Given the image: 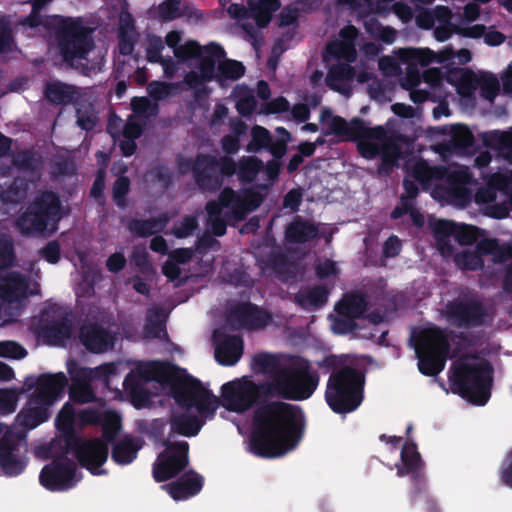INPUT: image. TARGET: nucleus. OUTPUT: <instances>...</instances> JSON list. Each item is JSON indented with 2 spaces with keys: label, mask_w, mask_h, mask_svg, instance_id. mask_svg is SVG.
Instances as JSON below:
<instances>
[{
  "label": "nucleus",
  "mask_w": 512,
  "mask_h": 512,
  "mask_svg": "<svg viewBox=\"0 0 512 512\" xmlns=\"http://www.w3.org/2000/svg\"><path fill=\"white\" fill-rule=\"evenodd\" d=\"M179 169L182 173L191 171L193 179L201 192L219 191L225 178L235 175V160L229 156L217 157L210 153H198L194 158H180Z\"/></svg>",
  "instance_id": "0eeeda50"
},
{
  "label": "nucleus",
  "mask_w": 512,
  "mask_h": 512,
  "mask_svg": "<svg viewBox=\"0 0 512 512\" xmlns=\"http://www.w3.org/2000/svg\"><path fill=\"white\" fill-rule=\"evenodd\" d=\"M204 478L194 470L184 471L170 483L161 486L176 501L189 499L202 490Z\"/></svg>",
  "instance_id": "aec40b11"
},
{
  "label": "nucleus",
  "mask_w": 512,
  "mask_h": 512,
  "mask_svg": "<svg viewBox=\"0 0 512 512\" xmlns=\"http://www.w3.org/2000/svg\"><path fill=\"white\" fill-rule=\"evenodd\" d=\"M61 453H72L82 468L87 469L93 475H101L105 473L101 467L108 459L109 447L102 439L79 437L75 444L62 447Z\"/></svg>",
  "instance_id": "ddd939ff"
},
{
  "label": "nucleus",
  "mask_w": 512,
  "mask_h": 512,
  "mask_svg": "<svg viewBox=\"0 0 512 512\" xmlns=\"http://www.w3.org/2000/svg\"><path fill=\"white\" fill-rule=\"evenodd\" d=\"M475 251L483 256H492L494 263L505 262L511 255V246L501 245L497 238H484L476 243Z\"/></svg>",
  "instance_id": "4c0bfd02"
},
{
  "label": "nucleus",
  "mask_w": 512,
  "mask_h": 512,
  "mask_svg": "<svg viewBox=\"0 0 512 512\" xmlns=\"http://www.w3.org/2000/svg\"><path fill=\"white\" fill-rule=\"evenodd\" d=\"M450 347L448 336L440 327L426 328L418 335L415 353L423 352L448 357Z\"/></svg>",
  "instance_id": "412c9836"
},
{
  "label": "nucleus",
  "mask_w": 512,
  "mask_h": 512,
  "mask_svg": "<svg viewBox=\"0 0 512 512\" xmlns=\"http://www.w3.org/2000/svg\"><path fill=\"white\" fill-rule=\"evenodd\" d=\"M396 474L399 477L409 475L412 481V488L409 492L411 506L416 504L417 498L426 490L425 463L418 451L417 444L408 439L402 446L400 463L395 465Z\"/></svg>",
  "instance_id": "f8f14e48"
},
{
  "label": "nucleus",
  "mask_w": 512,
  "mask_h": 512,
  "mask_svg": "<svg viewBox=\"0 0 512 512\" xmlns=\"http://www.w3.org/2000/svg\"><path fill=\"white\" fill-rule=\"evenodd\" d=\"M443 132L450 136L448 148L457 153H469L475 144V138L470 129L463 124H455L443 127Z\"/></svg>",
  "instance_id": "7c9ffc66"
},
{
  "label": "nucleus",
  "mask_w": 512,
  "mask_h": 512,
  "mask_svg": "<svg viewBox=\"0 0 512 512\" xmlns=\"http://www.w3.org/2000/svg\"><path fill=\"white\" fill-rule=\"evenodd\" d=\"M224 407L243 413L259 405L253 414L251 452L261 458H277L293 450L303 435L298 407L276 399L271 385L252 380H235L222 386Z\"/></svg>",
  "instance_id": "f257e3e1"
},
{
  "label": "nucleus",
  "mask_w": 512,
  "mask_h": 512,
  "mask_svg": "<svg viewBox=\"0 0 512 512\" xmlns=\"http://www.w3.org/2000/svg\"><path fill=\"white\" fill-rule=\"evenodd\" d=\"M318 235V226L301 216H296L285 229V239L291 244H304L316 239Z\"/></svg>",
  "instance_id": "bb28decb"
},
{
  "label": "nucleus",
  "mask_w": 512,
  "mask_h": 512,
  "mask_svg": "<svg viewBox=\"0 0 512 512\" xmlns=\"http://www.w3.org/2000/svg\"><path fill=\"white\" fill-rule=\"evenodd\" d=\"M81 344L91 353H103L113 347L114 338L104 327L93 323L80 328Z\"/></svg>",
  "instance_id": "4be33fe9"
},
{
  "label": "nucleus",
  "mask_w": 512,
  "mask_h": 512,
  "mask_svg": "<svg viewBox=\"0 0 512 512\" xmlns=\"http://www.w3.org/2000/svg\"><path fill=\"white\" fill-rule=\"evenodd\" d=\"M27 355V350L15 341L0 342V357L21 359Z\"/></svg>",
  "instance_id": "338daca9"
},
{
  "label": "nucleus",
  "mask_w": 512,
  "mask_h": 512,
  "mask_svg": "<svg viewBox=\"0 0 512 512\" xmlns=\"http://www.w3.org/2000/svg\"><path fill=\"white\" fill-rule=\"evenodd\" d=\"M319 366L330 372L325 391L330 409L337 414L355 411L364 399V373L346 366L345 359L336 355L324 357Z\"/></svg>",
  "instance_id": "20e7f679"
},
{
  "label": "nucleus",
  "mask_w": 512,
  "mask_h": 512,
  "mask_svg": "<svg viewBox=\"0 0 512 512\" xmlns=\"http://www.w3.org/2000/svg\"><path fill=\"white\" fill-rule=\"evenodd\" d=\"M102 436L100 439L106 443L113 444L120 430V419L115 412H107L102 421Z\"/></svg>",
  "instance_id": "09e8293b"
},
{
  "label": "nucleus",
  "mask_w": 512,
  "mask_h": 512,
  "mask_svg": "<svg viewBox=\"0 0 512 512\" xmlns=\"http://www.w3.org/2000/svg\"><path fill=\"white\" fill-rule=\"evenodd\" d=\"M243 339L239 335H230L223 339L215 349L216 361L224 366H233L243 354Z\"/></svg>",
  "instance_id": "c756f323"
},
{
  "label": "nucleus",
  "mask_w": 512,
  "mask_h": 512,
  "mask_svg": "<svg viewBox=\"0 0 512 512\" xmlns=\"http://www.w3.org/2000/svg\"><path fill=\"white\" fill-rule=\"evenodd\" d=\"M345 141L382 140L386 137V130L382 126L368 127L366 121L359 117L353 118L348 124Z\"/></svg>",
  "instance_id": "f704fd0d"
},
{
  "label": "nucleus",
  "mask_w": 512,
  "mask_h": 512,
  "mask_svg": "<svg viewBox=\"0 0 512 512\" xmlns=\"http://www.w3.org/2000/svg\"><path fill=\"white\" fill-rule=\"evenodd\" d=\"M330 289L322 284L302 287L294 295V302L306 311H315L328 302Z\"/></svg>",
  "instance_id": "a878e982"
},
{
  "label": "nucleus",
  "mask_w": 512,
  "mask_h": 512,
  "mask_svg": "<svg viewBox=\"0 0 512 512\" xmlns=\"http://www.w3.org/2000/svg\"><path fill=\"white\" fill-rule=\"evenodd\" d=\"M400 58L411 65L425 67L436 62V53L429 48H406L400 51Z\"/></svg>",
  "instance_id": "c03bdc74"
},
{
  "label": "nucleus",
  "mask_w": 512,
  "mask_h": 512,
  "mask_svg": "<svg viewBox=\"0 0 512 512\" xmlns=\"http://www.w3.org/2000/svg\"><path fill=\"white\" fill-rule=\"evenodd\" d=\"M69 398L77 404L92 403L97 399L92 386L83 384H71L69 388Z\"/></svg>",
  "instance_id": "4d7b16f0"
},
{
  "label": "nucleus",
  "mask_w": 512,
  "mask_h": 512,
  "mask_svg": "<svg viewBox=\"0 0 512 512\" xmlns=\"http://www.w3.org/2000/svg\"><path fill=\"white\" fill-rule=\"evenodd\" d=\"M216 72V81L224 86L227 80L236 81L245 74V66L242 62L233 59L219 60Z\"/></svg>",
  "instance_id": "ea45409f"
},
{
  "label": "nucleus",
  "mask_w": 512,
  "mask_h": 512,
  "mask_svg": "<svg viewBox=\"0 0 512 512\" xmlns=\"http://www.w3.org/2000/svg\"><path fill=\"white\" fill-rule=\"evenodd\" d=\"M198 222L194 216H185L178 224H175L172 233L176 238L182 239L193 234L197 229Z\"/></svg>",
  "instance_id": "69168bd1"
},
{
  "label": "nucleus",
  "mask_w": 512,
  "mask_h": 512,
  "mask_svg": "<svg viewBox=\"0 0 512 512\" xmlns=\"http://www.w3.org/2000/svg\"><path fill=\"white\" fill-rule=\"evenodd\" d=\"M456 266L464 271H478L484 267L483 258L474 251H462L454 256Z\"/></svg>",
  "instance_id": "de8ad7c7"
},
{
  "label": "nucleus",
  "mask_w": 512,
  "mask_h": 512,
  "mask_svg": "<svg viewBox=\"0 0 512 512\" xmlns=\"http://www.w3.org/2000/svg\"><path fill=\"white\" fill-rule=\"evenodd\" d=\"M419 372L425 376L434 377L443 371L447 357L423 353L416 354Z\"/></svg>",
  "instance_id": "79ce46f5"
},
{
  "label": "nucleus",
  "mask_w": 512,
  "mask_h": 512,
  "mask_svg": "<svg viewBox=\"0 0 512 512\" xmlns=\"http://www.w3.org/2000/svg\"><path fill=\"white\" fill-rule=\"evenodd\" d=\"M446 172L447 167L445 166H431L425 160H420L413 166L412 176L426 189L429 188L434 181L442 180Z\"/></svg>",
  "instance_id": "c9c22d12"
},
{
  "label": "nucleus",
  "mask_w": 512,
  "mask_h": 512,
  "mask_svg": "<svg viewBox=\"0 0 512 512\" xmlns=\"http://www.w3.org/2000/svg\"><path fill=\"white\" fill-rule=\"evenodd\" d=\"M25 197V191L19 187L17 181H13L12 184L7 188L1 187L0 199L6 204H18Z\"/></svg>",
  "instance_id": "774afa93"
},
{
  "label": "nucleus",
  "mask_w": 512,
  "mask_h": 512,
  "mask_svg": "<svg viewBox=\"0 0 512 512\" xmlns=\"http://www.w3.org/2000/svg\"><path fill=\"white\" fill-rule=\"evenodd\" d=\"M368 308L366 295L360 292L345 294L335 305V311L339 316H351L355 319L362 318Z\"/></svg>",
  "instance_id": "72a5a7b5"
},
{
  "label": "nucleus",
  "mask_w": 512,
  "mask_h": 512,
  "mask_svg": "<svg viewBox=\"0 0 512 512\" xmlns=\"http://www.w3.org/2000/svg\"><path fill=\"white\" fill-rule=\"evenodd\" d=\"M264 168L263 161L256 156H243L235 161V175L243 184L254 182Z\"/></svg>",
  "instance_id": "e433bc0d"
},
{
  "label": "nucleus",
  "mask_w": 512,
  "mask_h": 512,
  "mask_svg": "<svg viewBox=\"0 0 512 512\" xmlns=\"http://www.w3.org/2000/svg\"><path fill=\"white\" fill-rule=\"evenodd\" d=\"M355 76V69L350 63H338L328 70L326 84L334 91H340L339 83L352 80Z\"/></svg>",
  "instance_id": "37998d69"
},
{
  "label": "nucleus",
  "mask_w": 512,
  "mask_h": 512,
  "mask_svg": "<svg viewBox=\"0 0 512 512\" xmlns=\"http://www.w3.org/2000/svg\"><path fill=\"white\" fill-rule=\"evenodd\" d=\"M454 239L462 246L474 244L478 237L480 229L468 224H457Z\"/></svg>",
  "instance_id": "680f3d73"
},
{
  "label": "nucleus",
  "mask_w": 512,
  "mask_h": 512,
  "mask_svg": "<svg viewBox=\"0 0 512 512\" xmlns=\"http://www.w3.org/2000/svg\"><path fill=\"white\" fill-rule=\"evenodd\" d=\"M27 443L21 433L7 430L0 438V471L7 477L20 475L26 467Z\"/></svg>",
  "instance_id": "4468645a"
},
{
  "label": "nucleus",
  "mask_w": 512,
  "mask_h": 512,
  "mask_svg": "<svg viewBox=\"0 0 512 512\" xmlns=\"http://www.w3.org/2000/svg\"><path fill=\"white\" fill-rule=\"evenodd\" d=\"M50 407L42 401H35L30 395L26 405L17 414L16 422L24 428L34 429L49 419Z\"/></svg>",
  "instance_id": "393cba45"
},
{
  "label": "nucleus",
  "mask_w": 512,
  "mask_h": 512,
  "mask_svg": "<svg viewBox=\"0 0 512 512\" xmlns=\"http://www.w3.org/2000/svg\"><path fill=\"white\" fill-rule=\"evenodd\" d=\"M249 12V19H254L258 28L267 27L271 22L272 14L274 13V11L270 10L258 1H249Z\"/></svg>",
  "instance_id": "864d4df0"
},
{
  "label": "nucleus",
  "mask_w": 512,
  "mask_h": 512,
  "mask_svg": "<svg viewBox=\"0 0 512 512\" xmlns=\"http://www.w3.org/2000/svg\"><path fill=\"white\" fill-rule=\"evenodd\" d=\"M401 155L400 148L394 143H383L380 156L381 162L378 165L377 172L380 176H388L392 173L397 161Z\"/></svg>",
  "instance_id": "a19ab883"
},
{
  "label": "nucleus",
  "mask_w": 512,
  "mask_h": 512,
  "mask_svg": "<svg viewBox=\"0 0 512 512\" xmlns=\"http://www.w3.org/2000/svg\"><path fill=\"white\" fill-rule=\"evenodd\" d=\"M124 390L130 395L134 403L145 402L149 394L143 386V381L137 373L129 372L123 381Z\"/></svg>",
  "instance_id": "a18cd8bd"
},
{
  "label": "nucleus",
  "mask_w": 512,
  "mask_h": 512,
  "mask_svg": "<svg viewBox=\"0 0 512 512\" xmlns=\"http://www.w3.org/2000/svg\"><path fill=\"white\" fill-rule=\"evenodd\" d=\"M204 52L207 56H200L199 59V70L200 75L206 82L216 80V60H221L226 57L224 48L215 42H211L204 46Z\"/></svg>",
  "instance_id": "2f4dec72"
},
{
  "label": "nucleus",
  "mask_w": 512,
  "mask_h": 512,
  "mask_svg": "<svg viewBox=\"0 0 512 512\" xmlns=\"http://www.w3.org/2000/svg\"><path fill=\"white\" fill-rule=\"evenodd\" d=\"M219 199L230 216L237 221L246 219L249 213L258 209L263 203L261 193L253 188L234 190L231 187L223 188L219 193Z\"/></svg>",
  "instance_id": "2eb2a0df"
},
{
  "label": "nucleus",
  "mask_w": 512,
  "mask_h": 512,
  "mask_svg": "<svg viewBox=\"0 0 512 512\" xmlns=\"http://www.w3.org/2000/svg\"><path fill=\"white\" fill-rule=\"evenodd\" d=\"M164 49V44L161 37L152 35L148 39L146 47V59L150 63H163L161 52Z\"/></svg>",
  "instance_id": "0e129e2a"
},
{
  "label": "nucleus",
  "mask_w": 512,
  "mask_h": 512,
  "mask_svg": "<svg viewBox=\"0 0 512 512\" xmlns=\"http://www.w3.org/2000/svg\"><path fill=\"white\" fill-rule=\"evenodd\" d=\"M204 52V46H201L195 40H188L184 44L180 45L174 51V56L180 62H186L191 59H198Z\"/></svg>",
  "instance_id": "5fc2aeb1"
},
{
  "label": "nucleus",
  "mask_w": 512,
  "mask_h": 512,
  "mask_svg": "<svg viewBox=\"0 0 512 512\" xmlns=\"http://www.w3.org/2000/svg\"><path fill=\"white\" fill-rule=\"evenodd\" d=\"M147 175L150 182L154 185H158L162 192L168 190L173 183V174L170 169L164 165L152 168Z\"/></svg>",
  "instance_id": "603ef678"
},
{
  "label": "nucleus",
  "mask_w": 512,
  "mask_h": 512,
  "mask_svg": "<svg viewBox=\"0 0 512 512\" xmlns=\"http://www.w3.org/2000/svg\"><path fill=\"white\" fill-rule=\"evenodd\" d=\"M61 202L54 192H44L18 217L16 226L22 235L34 236L48 230L54 231L60 220Z\"/></svg>",
  "instance_id": "6e6552de"
},
{
  "label": "nucleus",
  "mask_w": 512,
  "mask_h": 512,
  "mask_svg": "<svg viewBox=\"0 0 512 512\" xmlns=\"http://www.w3.org/2000/svg\"><path fill=\"white\" fill-rule=\"evenodd\" d=\"M74 332V315L71 311H62L57 317L45 318L41 326V335L46 343L53 346L63 345Z\"/></svg>",
  "instance_id": "a211bd4d"
},
{
  "label": "nucleus",
  "mask_w": 512,
  "mask_h": 512,
  "mask_svg": "<svg viewBox=\"0 0 512 512\" xmlns=\"http://www.w3.org/2000/svg\"><path fill=\"white\" fill-rule=\"evenodd\" d=\"M171 216L167 213H160L157 217L149 219H131L127 224L129 232L139 238H147L155 233L162 232L170 222Z\"/></svg>",
  "instance_id": "c85d7f7f"
},
{
  "label": "nucleus",
  "mask_w": 512,
  "mask_h": 512,
  "mask_svg": "<svg viewBox=\"0 0 512 512\" xmlns=\"http://www.w3.org/2000/svg\"><path fill=\"white\" fill-rule=\"evenodd\" d=\"M54 460L46 464L39 475L40 484L52 492L67 491L73 488L78 481L76 479V464L66 454L61 453V448L50 450Z\"/></svg>",
  "instance_id": "9b49d317"
},
{
  "label": "nucleus",
  "mask_w": 512,
  "mask_h": 512,
  "mask_svg": "<svg viewBox=\"0 0 512 512\" xmlns=\"http://www.w3.org/2000/svg\"><path fill=\"white\" fill-rule=\"evenodd\" d=\"M55 36L62 62L88 76L91 72L88 55L95 46L93 30L79 19L68 18L58 26Z\"/></svg>",
  "instance_id": "39448f33"
},
{
  "label": "nucleus",
  "mask_w": 512,
  "mask_h": 512,
  "mask_svg": "<svg viewBox=\"0 0 512 512\" xmlns=\"http://www.w3.org/2000/svg\"><path fill=\"white\" fill-rule=\"evenodd\" d=\"M227 12L229 16L237 21H242L240 27L251 39L256 40L257 29L252 22L246 21L249 19V9L243 4L232 3Z\"/></svg>",
  "instance_id": "49530a36"
},
{
  "label": "nucleus",
  "mask_w": 512,
  "mask_h": 512,
  "mask_svg": "<svg viewBox=\"0 0 512 512\" xmlns=\"http://www.w3.org/2000/svg\"><path fill=\"white\" fill-rule=\"evenodd\" d=\"M252 368L268 377L261 383L270 384L271 394L280 401L307 400L319 384V375L311 371L308 361L283 365L274 354L258 353L252 359Z\"/></svg>",
  "instance_id": "f03ea898"
},
{
  "label": "nucleus",
  "mask_w": 512,
  "mask_h": 512,
  "mask_svg": "<svg viewBox=\"0 0 512 512\" xmlns=\"http://www.w3.org/2000/svg\"><path fill=\"white\" fill-rule=\"evenodd\" d=\"M481 96L485 99L492 100L499 92L500 84L496 76L489 73L480 75L479 86Z\"/></svg>",
  "instance_id": "bf43d9fd"
},
{
  "label": "nucleus",
  "mask_w": 512,
  "mask_h": 512,
  "mask_svg": "<svg viewBox=\"0 0 512 512\" xmlns=\"http://www.w3.org/2000/svg\"><path fill=\"white\" fill-rule=\"evenodd\" d=\"M271 133L260 125H254L251 129V140L246 146L248 152H259L269 146Z\"/></svg>",
  "instance_id": "8fccbe9b"
},
{
  "label": "nucleus",
  "mask_w": 512,
  "mask_h": 512,
  "mask_svg": "<svg viewBox=\"0 0 512 512\" xmlns=\"http://www.w3.org/2000/svg\"><path fill=\"white\" fill-rule=\"evenodd\" d=\"M328 52L337 59H343L347 63H352L357 58L356 45L348 43H332L327 46Z\"/></svg>",
  "instance_id": "052dcab7"
},
{
  "label": "nucleus",
  "mask_w": 512,
  "mask_h": 512,
  "mask_svg": "<svg viewBox=\"0 0 512 512\" xmlns=\"http://www.w3.org/2000/svg\"><path fill=\"white\" fill-rule=\"evenodd\" d=\"M77 419L73 405L70 402H66L55 419V426L60 435L51 441L49 450H54L57 447L62 449V447L77 442L80 437L75 429Z\"/></svg>",
  "instance_id": "6ab92c4d"
},
{
  "label": "nucleus",
  "mask_w": 512,
  "mask_h": 512,
  "mask_svg": "<svg viewBox=\"0 0 512 512\" xmlns=\"http://www.w3.org/2000/svg\"><path fill=\"white\" fill-rule=\"evenodd\" d=\"M25 385L29 390L35 388V391L31 394L35 401L39 400L44 402L45 405L52 406L63 397L68 379L63 372L42 373L35 380L32 377L27 378Z\"/></svg>",
  "instance_id": "f3484780"
},
{
  "label": "nucleus",
  "mask_w": 512,
  "mask_h": 512,
  "mask_svg": "<svg viewBox=\"0 0 512 512\" xmlns=\"http://www.w3.org/2000/svg\"><path fill=\"white\" fill-rule=\"evenodd\" d=\"M27 287V281L20 273L11 272L0 276V298L5 302L24 296Z\"/></svg>",
  "instance_id": "473e14b6"
},
{
  "label": "nucleus",
  "mask_w": 512,
  "mask_h": 512,
  "mask_svg": "<svg viewBox=\"0 0 512 512\" xmlns=\"http://www.w3.org/2000/svg\"><path fill=\"white\" fill-rule=\"evenodd\" d=\"M270 321V314L251 302L237 303L226 313V322L234 331L261 329Z\"/></svg>",
  "instance_id": "dca6fc26"
},
{
  "label": "nucleus",
  "mask_w": 512,
  "mask_h": 512,
  "mask_svg": "<svg viewBox=\"0 0 512 512\" xmlns=\"http://www.w3.org/2000/svg\"><path fill=\"white\" fill-rule=\"evenodd\" d=\"M130 179L127 176H119L112 186V198L120 208L126 207V196L130 191Z\"/></svg>",
  "instance_id": "13d9d810"
},
{
  "label": "nucleus",
  "mask_w": 512,
  "mask_h": 512,
  "mask_svg": "<svg viewBox=\"0 0 512 512\" xmlns=\"http://www.w3.org/2000/svg\"><path fill=\"white\" fill-rule=\"evenodd\" d=\"M144 330L149 338H160L162 332L166 334L165 320L160 309L147 316Z\"/></svg>",
  "instance_id": "6e6d98bb"
},
{
  "label": "nucleus",
  "mask_w": 512,
  "mask_h": 512,
  "mask_svg": "<svg viewBox=\"0 0 512 512\" xmlns=\"http://www.w3.org/2000/svg\"><path fill=\"white\" fill-rule=\"evenodd\" d=\"M139 448L132 438H124L114 443L111 458L119 465H128L136 459Z\"/></svg>",
  "instance_id": "58836bf2"
},
{
  "label": "nucleus",
  "mask_w": 512,
  "mask_h": 512,
  "mask_svg": "<svg viewBox=\"0 0 512 512\" xmlns=\"http://www.w3.org/2000/svg\"><path fill=\"white\" fill-rule=\"evenodd\" d=\"M164 450L160 452L152 465V474L156 482L173 479L185 471L189 465V444L187 441H172L171 435L162 442Z\"/></svg>",
  "instance_id": "1a4fd4ad"
},
{
  "label": "nucleus",
  "mask_w": 512,
  "mask_h": 512,
  "mask_svg": "<svg viewBox=\"0 0 512 512\" xmlns=\"http://www.w3.org/2000/svg\"><path fill=\"white\" fill-rule=\"evenodd\" d=\"M480 76L470 69H464L460 72L457 83V92L461 96H470L479 86Z\"/></svg>",
  "instance_id": "3c124183"
},
{
  "label": "nucleus",
  "mask_w": 512,
  "mask_h": 512,
  "mask_svg": "<svg viewBox=\"0 0 512 512\" xmlns=\"http://www.w3.org/2000/svg\"><path fill=\"white\" fill-rule=\"evenodd\" d=\"M443 314L452 326L466 329L483 326L488 318L486 306L475 295L448 301Z\"/></svg>",
  "instance_id": "9d476101"
},
{
  "label": "nucleus",
  "mask_w": 512,
  "mask_h": 512,
  "mask_svg": "<svg viewBox=\"0 0 512 512\" xmlns=\"http://www.w3.org/2000/svg\"><path fill=\"white\" fill-rule=\"evenodd\" d=\"M179 368L169 362L152 361L138 366L136 373L142 381L155 380L170 384L171 393L181 407L196 408L200 414H213L217 408V398L202 383L188 375L178 377Z\"/></svg>",
  "instance_id": "7ed1b4c3"
},
{
  "label": "nucleus",
  "mask_w": 512,
  "mask_h": 512,
  "mask_svg": "<svg viewBox=\"0 0 512 512\" xmlns=\"http://www.w3.org/2000/svg\"><path fill=\"white\" fill-rule=\"evenodd\" d=\"M44 96L55 105L76 103L81 96L80 88L62 81H50L45 84Z\"/></svg>",
  "instance_id": "cd10ccee"
},
{
  "label": "nucleus",
  "mask_w": 512,
  "mask_h": 512,
  "mask_svg": "<svg viewBox=\"0 0 512 512\" xmlns=\"http://www.w3.org/2000/svg\"><path fill=\"white\" fill-rule=\"evenodd\" d=\"M493 366L482 359L477 363L458 362L450 377L454 391L470 403L485 405L491 397Z\"/></svg>",
  "instance_id": "423d86ee"
},
{
  "label": "nucleus",
  "mask_w": 512,
  "mask_h": 512,
  "mask_svg": "<svg viewBox=\"0 0 512 512\" xmlns=\"http://www.w3.org/2000/svg\"><path fill=\"white\" fill-rule=\"evenodd\" d=\"M118 372L115 363H104L95 368H91V381L102 382L107 389H110V377Z\"/></svg>",
  "instance_id": "e2e57ef3"
},
{
  "label": "nucleus",
  "mask_w": 512,
  "mask_h": 512,
  "mask_svg": "<svg viewBox=\"0 0 512 512\" xmlns=\"http://www.w3.org/2000/svg\"><path fill=\"white\" fill-rule=\"evenodd\" d=\"M214 411H216V409ZM198 414L199 415H194L188 412L172 414L169 420L171 430L169 435H171V438L174 434L184 437H194L198 435L205 424V418L213 417L215 412H213V414L207 413L203 415L198 412Z\"/></svg>",
  "instance_id": "b1692460"
},
{
  "label": "nucleus",
  "mask_w": 512,
  "mask_h": 512,
  "mask_svg": "<svg viewBox=\"0 0 512 512\" xmlns=\"http://www.w3.org/2000/svg\"><path fill=\"white\" fill-rule=\"evenodd\" d=\"M441 181L444 186H439V188L444 189L447 197L461 202L469 201L471 192L467 185L471 181V175L467 170H449L447 168Z\"/></svg>",
  "instance_id": "5701e85b"
}]
</instances>
